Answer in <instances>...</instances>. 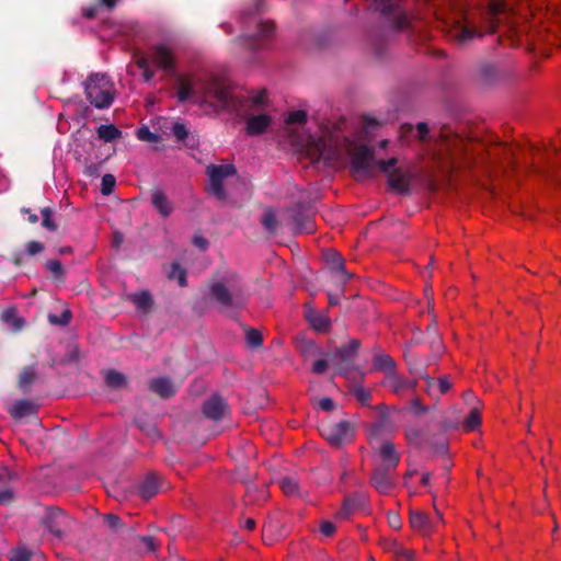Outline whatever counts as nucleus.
Returning a JSON list of instances; mask_svg holds the SVG:
<instances>
[{
    "label": "nucleus",
    "mask_w": 561,
    "mask_h": 561,
    "mask_svg": "<svg viewBox=\"0 0 561 561\" xmlns=\"http://www.w3.org/2000/svg\"><path fill=\"white\" fill-rule=\"evenodd\" d=\"M176 82V98L180 103L196 98L201 107L218 113L221 110L240 111L245 102L243 99L232 98L230 82L218 76L199 79L196 83L190 78L178 76Z\"/></svg>",
    "instance_id": "obj_1"
},
{
    "label": "nucleus",
    "mask_w": 561,
    "mask_h": 561,
    "mask_svg": "<svg viewBox=\"0 0 561 561\" xmlns=\"http://www.w3.org/2000/svg\"><path fill=\"white\" fill-rule=\"evenodd\" d=\"M263 8L264 0H255L254 4L241 11V22L244 28L250 30V25L245 20L249 18L250 22L255 25V32L247 33L236 38L233 43L237 46L250 51H256L263 47V39H266L274 34V24L272 22L262 21L253 16L254 14L262 12Z\"/></svg>",
    "instance_id": "obj_2"
},
{
    "label": "nucleus",
    "mask_w": 561,
    "mask_h": 561,
    "mask_svg": "<svg viewBox=\"0 0 561 561\" xmlns=\"http://www.w3.org/2000/svg\"><path fill=\"white\" fill-rule=\"evenodd\" d=\"M84 93L96 108H107L114 100V84L105 73H91L84 82Z\"/></svg>",
    "instance_id": "obj_3"
},
{
    "label": "nucleus",
    "mask_w": 561,
    "mask_h": 561,
    "mask_svg": "<svg viewBox=\"0 0 561 561\" xmlns=\"http://www.w3.org/2000/svg\"><path fill=\"white\" fill-rule=\"evenodd\" d=\"M211 297L225 308H242L245 305V296L242 286L237 282L226 284L216 282L210 286Z\"/></svg>",
    "instance_id": "obj_4"
},
{
    "label": "nucleus",
    "mask_w": 561,
    "mask_h": 561,
    "mask_svg": "<svg viewBox=\"0 0 561 561\" xmlns=\"http://www.w3.org/2000/svg\"><path fill=\"white\" fill-rule=\"evenodd\" d=\"M359 346L360 342L358 340L351 339L346 344L336 347L328 354L337 375H346L354 369V363L357 358Z\"/></svg>",
    "instance_id": "obj_5"
},
{
    "label": "nucleus",
    "mask_w": 561,
    "mask_h": 561,
    "mask_svg": "<svg viewBox=\"0 0 561 561\" xmlns=\"http://www.w3.org/2000/svg\"><path fill=\"white\" fill-rule=\"evenodd\" d=\"M377 163L374 149L365 145L355 147L351 154V171L356 179L370 176Z\"/></svg>",
    "instance_id": "obj_6"
},
{
    "label": "nucleus",
    "mask_w": 561,
    "mask_h": 561,
    "mask_svg": "<svg viewBox=\"0 0 561 561\" xmlns=\"http://www.w3.org/2000/svg\"><path fill=\"white\" fill-rule=\"evenodd\" d=\"M43 524L55 538L61 540L71 531L73 520L59 507H49Z\"/></svg>",
    "instance_id": "obj_7"
},
{
    "label": "nucleus",
    "mask_w": 561,
    "mask_h": 561,
    "mask_svg": "<svg viewBox=\"0 0 561 561\" xmlns=\"http://www.w3.org/2000/svg\"><path fill=\"white\" fill-rule=\"evenodd\" d=\"M397 162V158H390L378 161L377 167L381 172L388 174V184L392 190L400 194H409L411 176L401 169H396Z\"/></svg>",
    "instance_id": "obj_8"
},
{
    "label": "nucleus",
    "mask_w": 561,
    "mask_h": 561,
    "mask_svg": "<svg viewBox=\"0 0 561 561\" xmlns=\"http://www.w3.org/2000/svg\"><path fill=\"white\" fill-rule=\"evenodd\" d=\"M237 172L233 164H210L206 169V174L209 180V193L218 199H225L227 193L224 187V181L234 175Z\"/></svg>",
    "instance_id": "obj_9"
},
{
    "label": "nucleus",
    "mask_w": 561,
    "mask_h": 561,
    "mask_svg": "<svg viewBox=\"0 0 561 561\" xmlns=\"http://www.w3.org/2000/svg\"><path fill=\"white\" fill-rule=\"evenodd\" d=\"M286 221L295 233H312L316 229L310 210L301 203L286 209Z\"/></svg>",
    "instance_id": "obj_10"
},
{
    "label": "nucleus",
    "mask_w": 561,
    "mask_h": 561,
    "mask_svg": "<svg viewBox=\"0 0 561 561\" xmlns=\"http://www.w3.org/2000/svg\"><path fill=\"white\" fill-rule=\"evenodd\" d=\"M320 432L322 437L335 447L352 442L355 436L352 423L345 420L333 424H325L320 428Z\"/></svg>",
    "instance_id": "obj_11"
},
{
    "label": "nucleus",
    "mask_w": 561,
    "mask_h": 561,
    "mask_svg": "<svg viewBox=\"0 0 561 561\" xmlns=\"http://www.w3.org/2000/svg\"><path fill=\"white\" fill-rule=\"evenodd\" d=\"M151 60L168 73L175 72L174 51L165 44L154 45L150 50Z\"/></svg>",
    "instance_id": "obj_12"
},
{
    "label": "nucleus",
    "mask_w": 561,
    "mask_h": 561,
    "mask_svg": "<svg viewBox=\"0 0 561 561\" xmlns=\"http://www.w3.org/2000/svg\"><path fill=\"white\" fill-rule=\"evenodd\" d=\"M393 470L377 466L371 472L369 483L380 494H389L394 488L391 477Z\"/></svg>",
    "instance_id": "obj_13"
},
{
    "label": "nucleus",
    "mask_w": 561,
    "mask_h": 561,
    "mask_svg": "<svg viewBox=\"0 0 561 561\" xmlns=\"http://www.w3.org/2000/svg\"><path fill=\"white\" fill-rule=\"evenodd\" d=\"M229 410V407L224 398L218 394H213L208 400L203 403L202 412L206 419L211 421H219L224 419Z\"/></svg>",
    "instance_id": "obj_14"
},
{
    "label": "nucleus",
    "mask_w": 561,
    "mask_h": 561,
    "mask_svg": "<svg viewBox=\"0 0 561 561\" xmlns=\"http://www.w3.org/2000/svg\"><path fill=\"white\" fill-rule=\"evenodd\" d=\"M368 504V496L364 492H355L346 496L341 511L336 514L339 518L346 519L354 512L364 510Z\"/></svg>",
    "instance_id": "obj_15"
},
{
    "label": "nucleus",
    "mask_w": 561,
    "mask_h": 561,
    "mask_svg": "<svg viewBox=\"0 0 561 561\" xmlns=\"http://www.w3.org/2000/svg\"><path fill=\"white\" fill-rule=\"evenodd\" d=\"M150 203L162 218H168L174 211L173 203L161 187H152L150 192Z\"/></svg>",
    "instance_id": "obj_16"
},
{
    "label": "nucleus",
    "mask_w": 561,
    "mask_h": 561,
    "mask_svg": "<svg viewBox=\"0 0 561 561\" xmlns=\"http://www.w3.org/2000/svg\"><path fill=\"white\" fill-rule=\"evenodd\" d=\"M379 456L382 460L380 467L396 470L398 467L401 456L397 453L396 447L392 442L383 440L378 448Z\"/></svg>",
    "instance_id": "obj_17"
},
{
    "label": "nucleus",
    "mask_w": 561,
    "mask_h": 561,
    "mask_svg": "<svg viewBox=\"0 0 561 561\" xmlns=\"http://www.w3.org/2000/svg\"><path fill=\"white\" fill-rule=\"evenodd\" d=\"M405 438L415 448H424L430 445V431L425 427L408 426L404 431Z\"/></svg>",
    "instance_id": "obj_18"
},
{
    "label": "nucleus",
    "mask_w": 561,
    "mask_h": 561,
    "mask_svg": "<svg viewBox=\"0 0 561 561\" xmlns=\"http://www.w3.org/2000/svg\"><path fill=\"white\" fill-rule=\"evenodd\" d=\"M37 411L38 405L26 399L16 400L9 409V413L14 420H21L23 417L34 415Z\"/></svg>",
    "instance_id": "obj_19"
},
{
    "label": "nucleus",
    "mask_w": 561,
    "mask_h": 561,
    "mask_svg": "<svg viewBox=\"0 0 561 561\" xmlns=\"http://www.w3.org/2000/svg\"><path fill=\"white\" fill-rule=\"evenodd\" d=\"M160 480L156 473H148L139 483L138 492L144 500H150L159 493Z\"/></svg>",
    "instance_id": "obj_20"
},
{
    "label": "nucleus",
    "mask_w": 561,
    "mask_h": 561,
    "mask_svg": "<svg viewBox=\"0 0 561 561\" xmlns=\"http://www.w3.org/2000/svg\"><path fill=\"white\" fill-rule=\"evenodd\" d=\"M494 31V22H491L485 31L477 28L476 26L463 25L456 31L455 37L459 43L465 44L476 37H481L484 33H493Z\"/></svg>",
    "instance_id": "obj_21"
},
{
    "label": "nucleus",
    "mask_w": 561,
    "mask_h": 561,
    "mask_svg": "<svg viewBox=\"0 0 561 561\" xmlns=\"http://www.w3.org/2000/svg\"><path fill=\"white\" fill-rule=\"evenodd\" d=\"M149 389L163 399H169L175 393V387L171 378H154L149 383Z\"/></svg>",
    "instance_id": "obj_22"
},
{
    "label": "nucleus",
    "mask_w": 561,
    "mask_h": 561,
    "mask_svg": "<svg viewBox=\"0 0 561 561\" xmlns=\"http://www.w3.org/2000/svg\"><path fill=\"white\" fill-rule=\"evenodd\" d=\"M272 119L266 114L250 116L247 121V134L249 136H257L263 134L271 125Z\"/></svg>",
    "instance_id": "obj_23"
},
{
    "label": "nucleus",
    "mask_w": 561,
    "mask_h": 561,
    "mask_svg": "<svg viewBox=\"0 0 561 561\" xmlns=\"http://www.w3.org/2000/svg\"><path fill=\"white\" fill-rule=\"evenodd\" d=\"M327 261L331 270L340 275L339 282L345 283L353 277V273L345 270L344 260L337 252H330L327 254Z\"/></svg>",
    "instance_id": "obj_24"
},
{
    "label": "nucleus",
    "mask_w": 561,
    "mask_h": 561,
    "mask_svg": "<svg viewBox=\"0 0 561 561\" xmlns=\"http://www.w3.org/2000/svg\"><path fill=\"white\" fill-rule=\"evenodd\" d=\"M13 479V473L8 469L0 470V504L5 505L13 501V490L10 481Z\"/></svg>",
    "instance_id": "obj_25"
},
{
    "label": "nucleus",
    "mask_w": 561,
    "mask_h": 561,
    "mask_svg": "<svg viewBox=\"0 0 561 561\" xmlns=\"http://www.w3.org/2000/svg\"><path fill=\"white\" fill-rule=\"evenodd\" d=\"M44 249H45L44 243L36 241V240H32V241L26 242V244H25V254H27L30 256H34V255H37L41 252H43ZM23 257H24V252L15 251L12 253L10 261L13 265L21 266L23 264Z\"/></svg>",
    "instance_id": "obj_26"
},
{
    "label": "nucleus",
    "mask_w": 561,
    "mask_h": 561,
    "mask_svg": "<svg viewBox=\"0 0 561 561\" xmlns=\"http://www.w3.org/2000/svg\"><path fill=\"white\" fill-rule=\"evenodd\" d=\"M296 347L305 359L323 355V351L312 340L304 336L296 339Z\"/></svg>",
    "instance_id": "obj_27"
},
{
    "label": "nucleus",
    "mask_w": 561,
    "mask_h": 561,
    "mask_svg": "<svg viewBox=\"0 0 561 561\" xmlns=\"http://www.w3.org/2000/svg\"><path fill=\"white\" fill-rule=\"evenodd\" d=\"M171 130L175 139L186 147L194 148L197 145V138L190 133L185 124L176 122Z\"/></svg>",
    "instance_id": "obj_28"
},
{
    "label": "nucleus",
    "mask_w": 561,
    "mask_h": 561,
    "mask_svg": "<svg viewBox=\"0 0 561 561\" xmlns=\"http://www.w3.org/2000/svg\"><path fill=\"white\" fill-rule=\"evenodd\" d=\"M549 167L547 169L537 167L535 164L531 165L533 171L546 180L553 181L557 184H561V161L560 163H554L553 161L548 160Z\"/></svg>",
    "instance_id": "obj_29"
},
{
    "label": "nucleus",
    "mask_w": 561,
    "mask_h": 561,
    "mask_svg": "<svg viewBox=\"0 0 561 561\" xmlns=\"http://www.w3.org/2000/svg\"><path fill=\"white\" fill-rule=\"evenodd\" d=\"M230 94L232 98H238V99H243L245 102L244 104L242 105L241 110L240 111H237V110H227L228 112H232V113H236L238 116H243L247 112H248V108L251 106V105H254V106H260L264 103L265 101V91H261L260 93H257L255 96L253 98H248V96H244V95H237V94H233L232 93V85L230 84Z\"/></svg>",
    "instance_id": "obj_30"
},
{
    "label": "nucleus",
    "mask_w": 561,
    "mask_h": 561,
    "mask_svg": "<svg viewBox=\"0 0 561 561\" xmlns=\"http://www.w3.org/2000/svg\"><path fill=\"white\" fill-rule=\"evenodd\" d=\"M373 365L375 369L383 371L388 377L394 374L397 368L393 358L385 353L376 354L374 356Z\"/></svg>",
    "instance_id": "obj_31"
},
{
    "label": "nucleus",
    "mask_w": 561,
    "mask_h": 561,
    "mask_svg": "<svg viewBox=\"0 0 561 561\" xmlns=\"http://www.w3.org/2000/svg\"><path fill=\"white\" fill-rule=\"evenodd\" d=\"M403 356L405 363L408 364L409 373L413 376H423L427 364L419 356L409 352L407 348L404 350Z\"/></svg>",
    "instance_id": "obj_32"
},
{
    "label": "nucleus",
    "mask_w": 561,
    "mask_h": 561,
    "mask_svg": "<svg viewBox=\"0 0 561 561\" xmlns=\"http://www.w3.org/2000/svg\"><path fill=\"white\" fill-rule=\"evenodd\" d=\"M306 319L310 325L318 332H328L331 328V321L328 316L314 311H310L306 314Z\"/></svg>",
    "instance_id": "obj_33"
},
{
    "label": "nucleus",
    "mask_w": 561,
    "mask_h": 561,
    "mask_svg": "<svg viewBox=\"0 0 561 561\" xmlns=\"http://www.w3.org/2000/svg\"><path fill=\"white\" fill-rule=\"evenodd\" d=\"M37 378V373L34 368V366H25L21 370L19 377H18V387L20 390L24 393H27L31 386L34 383V381Z\"/></svg>",
    "instance_id": "obj_34"
},
{
    "label": "nucleus",
    "mask_w": 561,
    "mask_h": 561,
    "mask_svg": "<svg viewBox=\"0 0 561 561\" xmlns=\"http://www.w3.org/2000/svg\"><path fill=\"white\" fill-rule=\"evenodd\" d=\"M388 378L392 391L399 396L407 390H413L417 385L416 380H407L404 378L399 377L396 373L389 376Z\"/></svg>",
    "instance_id": "obj_35"
},
{
    "label": "nucleus",
    "mask_w": 561,
    "mask_h": 561,
    "mask_svg": "<svg viewBox=\"0 0 561 561\" xmlns=\"http://www.w3.org/2000/svg\"><path fill=\"white\" fill-rule=\"evenodd\" d=\"M426 336L427 341L430 343L431 348L435 353H439L443 350V343L440 335L436 328V320L435 317L432 320V323L426 328Z\"/></svg>",
    "instance_id": "obj_36"
},
{
    "label": "nucleus",
    "mask_w": 561,
    "mask_h": 561,
    "mask_svg": "<svg viewBox=\"0 0 561 561\" xmlns=\"http://www.w3.org/2000/svg\"><path fill=\"white\" fill-rule=\"evenodd\" d=\"M410 524L413 529L421 530V531H431V520L422 512H411L410 513Z\"/></svg>",
    "instance_id": "obj_37"
},
{
    "label": "nucleus",
    "mask_w": 561,
    "mask_h": 561,
    "mask_svg": "<svg viewBox=\"0 0 561 561\" xmlns=\"http://www.w3.org/2000/svg\"><path fill=\"white\" fill-rule=\"evenodd\" d=\"M278 485L287 496L300 495V486L298 481L294 477H283L278 480Z\"/></svg>",
    "instance_id": "obj_38"
},
{
    "label": "nucleus",
    "mask_w": 561,
    "mask_h": 561,
    "mask_svg": "<svg viewBox=\"0 0 561 561\" xmlns=\"http://www.w3.org/2000/svg\"><path fill=\"white\" fill-rule=\"evenodd\" d=\"M99 138L105 142H111L122 136V131L113 124L101 125L98 128Z\"/></svg>",
    "instance_id": "obj_39"
},
{
    "label": "nucleus",
    "mask_w": 561,
    "mask_h": 561,
    "mask_svg": "<svg viewBox=\"0 0 561 561\" xmlns=\"http://www.w3.org/2000/svg\"><path fill=\"white\" fill-rule=\"evenodd\" d=\"M133 302L138 310L148 312L153 306V299L148 291L133 295Z\"/></svg>",
    "instance_id": "obj_40"
},
{
    "label": "nucleus",
    "mask_w": 561,
    "mask_h": 561,
    "mask_svg": "<svg viewBox=\"0 0 561 561\" xmlns=\"http://www.w3.org/2000/svg\"><path fill=\"white\" fill-rule=\"evenodd\" d=\"M267 500V492L262 489L259 490L253 484L248 485L245 493V504H259Z\"/></svg>",
    "instance_id": "obj_41"
},
{
    "label": "nucleus",
    "mask_w": 561,
    "mask_h": 561,
    "mask_svg": "<svg viewBox=\"0 0 561 561\" xmlns=\"http://www.w3.org/2000/svg\"><path fill=\"white\" fill-rule=\"evenodd\" d=\"M105 382L113 389H119L126 385V377L115 369H110L105 373Z\"/></svg>",
    "instance_id": "obj_42"
},
{
    "label": "nucleus",
    "mask_w": 561,
    "mask_h": 561,
    "mask_svg": "<svg viewBox=\"0 0 561 561\" xmlns=\"http://www.w3.org/2000/svg\"><path fill=\"white\" fill-rule=\"evenodd\" d=\"M480 78L484 83H492L497 78V69L494 64L483 62L479 68Z\"/></svg>",
    "instance_id": "obj_43"
},
{
    "label": "nucleus",
    "mask_w": 561,
    "mask_h": 561,
    "mask_svg": "<svg viewBox=\"0 0 561 561\" xmlns=\"http://www.w3.org/2000/svg\"><path fill=\"white\" fill-rule=\"evenodd\" d=\"M263 227L270 233H275L278 228V220L273 209H266L261 220Z\"/></svg>",
    "instance_id": "obj_44"
},
{
    "label": "nucleus",
    "mask_w": 561,
    "mask_h": 561,
    "mask_svg": "<svg viewBox=\"0 0 561 561\" xmlns=\"http://www.w3.org/2000/svg\"><path fill=\"white\" fill-rule=\"evenodd\" d=\"M42 226L48 231L55 232L58 229L56 221L54 220V213L50 207H44L41 209Z\"/></svg>",
    "instance_id": "obj_45"
},
{
    "label": "nucleus",
    "mask_w": 561,
    "mask_h": 561,
    "mask_svg": "<svg viewBox=\"0 0 561 561\" xmlns=\"http://www.w3.org/2000/svg\"><path fill=\"white\" fill-rule=\"evenodd\" d=\"M245 341L249 347L257 348L263 344L262 333L253 328H248L245 330Z\"/></svg>",
    "instance_id": "obj_46"
},
{
    "label": "nucleus",
    "mask_w": 561,
    "mask_h": 561,
    "mask_svg": "<svg viewBox=\"0 0 561 561\" xmlns=\"http://www.w3.org/2000/svg\"><path fill=\"white\" fill-rule=\"evenodd\" d=\"M170 279H176L181 287L186 286V271L179 263H172L169 272Z\"/></svg>",
    "instance_id": "obj_47"
},
{
    "label": "nucleus",
    "mask_w": 561,
    "mask_h": 561,
    "mask_svg": "<svg viewBox=\"0 0 561 561\" xmlns=\"http://www.w3.org/2000/svg\"><path fill=\"white\" fill-rule=\"evenodd\" d=\"M72 313L69 309H65L59 316L49 313L47 319L50 324L66 327L69 324Z\"/></svg>",
    "instance_id": "obj_48"
},
{
    "label": "nucleus",
    "mask_w": 561,
    "mask_h": 561,
    "mask_svg": "<svg viewBox=\"0 0 561 561\" xmlns=\"http://www.w3.org/2000/svg\"><path fill=\"white\" fill-rule=\"evenodd\" d=\"M102 518L104 524L115 533L122 531L123 528L125 527V524L123 523L121 517L115 514H104Z\"/></svg>",
    "instance_id": "obj_49"
},
{
    "label": "nucleus",
    "mask_w": 561,
    "mask_h": 561,
    "mask_svg": "<svg viewBox=\"0 0 561 561\" xmlns=\"http://www.w3.org/2000/svg\"><path fill=\"white\" fill-rule=\"evenodd\" d=\"M481 422L480 411L472 408L463 421L467 431H474Z\"/></svg>",
    "instance_id": "obj_50"
},
{
    "label": "nucleus",
    "mask_w": 561,
    "mask_h": 561,
    "mask_svg": "<svg viewBox=\"0 0 561 561\" xmlns=\"http://www.w3.org/2000/svg\"><path fill=\"white\" fill-rule=\"evenodd\" d=\"M46 270L53 274L54 279L60 280L65 276L64 267L58 260H49L45 263Z\"/></svg>",
    "instance_id": "obj_51"
},
{
    "label": "nucleus",
    "mask_w": 561,
    "mask_h": 561,
    "mask_svg": "<svg viewBox=\"0 0 561 561\" xmlns=\"http://www.w3.org/2000/svg\"><path fill=\"white\" fill-rule=\"evenodd\" d=\"M352 393L354 394L356 400L359 401L363 405H370L371 392L369 389L363 388L362 386H354Z\"/></svg>",
    "instance_id": "obj_52"
},
{
    "label": "nucleus",
    "mask_w": 561,
    "mask_h": 561,
    "mask_svg": "<svg viewBox=\"0 0 561 561\" xmlns=\"http://www.w3.org/2000/svg\"><path fill=\"white\" fill-rule=\"evenodd\" d=\"M2 320L11 323L15 331H20L24 325V320L20 317H16L12 310H5L2 313Z\"/></svg>",
    "instance_id": "obj_53"
},
{
    "label": "nucleus",
    "mask_w": 561,
    "mask_h": 561,
    "mask_svg": "<svg viewBox=\"0 0 561 561\" xmlns=\"http://www.w3.org/2000/svg\"><path fill=\"white\" fill-rule=\"evenodd\" d=\"M115 183H116V180H115L114 175H112V174L103 175L102 181H101V193L103 195H110L114 191Z\"/></svg>",
    "instance_id": "obj_54"
},
{
    "label": "nucleus",
    "mask_w": 561,
    "mask_h": 561,
    "mask_svg": "<svg viewBox=\"0 0 561 561\" xmlns=\"http://www.w3.org/2000/svg\"><path fill=\"white\" fill-rule=\"evenodd\" d=\"M437 424L443 431L456 430L458 428V421L450 419L446 414H440L437 419Z\"/></svg>",
    "instance_id": "obj_55"
},
{
    "label": "nucleus",
    "mask_w": 561,
    "mask_h": 561,
    "mask_svg": "<svg viewBox=\"0 0 561 561\" xmlns=\"http://www.w3.org/2000/svg\"><path fill=\"white\" fill-rule=\"evenodd\" d=\"M415 129H416L415 137L421 142H426V141H428L432 138V136L430 134V127H428L427 123H425V122L419 123L416 125Z\"/></svg>",
    "instance_id": "obj_56"
},
{
    "label": "nucleus",
    "mask_w": 561,
    "mask_h": 561,
    "mask_svg": "<svg viewBox=\"0 0 561 561\" xmlns=\"http://www.w3.org/2000/svg\"><path fill=\"white\" fill-rule=\"evenodd\" d=\"M286 124H305L307 122V113L302 110L293 111L286 118Z\"/></svg>",
    "instance_id": "obj_57"
},
{
    "label": "nucleus",
    "mask_w": 561,
    "mask_h": 561,
    "mask_svg": "<svg viewBox=\"0 0 561 561\" xmlns=\"http://www.w3.org/2000/svg\"><path fill=\"white\" fill-rule=\"evenodd\" d=\"M236 480L244 483L247 486L252 484L254 480V476L247 472V468L244 466H239L236 469Z\"/></svg>",
    "instance_id": "obj_58"
},
{
    "label": "nucleus",
    "mask_w": 561,
    "mask_h": 561,
    "mask_svg": "<svg viewBox=\"0 0 561 561\" xmlns=\"http://www.w3.org/2000/svg\"><path fill=\"white\" fill-rule=\"evenodd\" d=\"M32 552L23 547V548H16L11 552V561H30L31 560Z\"/></svg>",
    "instance_id": "obj_59"
},
{
    "label": "nucleus",
    "mask_w": 561,
    "mask_h": 561,
    "mask_svg": "<svg viewBox=\"0 0 561 561\" xmlns=\"http://www.w3.org/2000/svg\"><path fill=\"white\" fill-rule=\"evenodd\" d=\"M329 364H331L329 357L328 358H320V359H317L313 364H312V368H311V371L316 375H322L324 374L328 368H329Z\"/></svg>",
    "instance_id": "obj_60"
},
{
    "label": "nucleus",
    "mask_w": 561,
    "mask_h": 561,
    "mask_svg": "<svg viewBox=\"0 0 561 561\" xmlns=\"http://www.w3.org/2000/svg\"><path fill=\"white\" fill-rule=\"evenodd\" d=\"M137 137L140 140L156 142L158 140V135L150 131L147 126H142L137 130Z\"/></svg>",
    "instance_id": "obj_61"
},
{
    "label": "nucleus",
    "mask_w": 561,
    "mask_h": 561,
    "mask_svg": "<svg viewBox=\"0 0 561 561\" xmlns=\"http://www.w3.org/2000/svg\"><path fill=\"white\" fill-rule=\"evenodd\" d=\"M427 447H431L435 453L445 454V453H447L448 444L443 438L434 440V438L431 437L430 445H427Z\"/></svg>",
    "instance_id": "obj_62"
},
{
    "label": "nucleus",
    "mask_w": 561,
    "mask_h": 561,
    "mask_svg": "<svg viewBox=\"0 0 561 561\" xmlns=\"http://www.w3.org/2000/svg\"><path fill=\"white\" fill-rule=\"evenodd\" d=\"M439 138L442 142L445 144L448 148L456 146L458 141H461V138L458 135H455L453 138H450L448 131L444 128H442L439 133Z\"/></svg>",
    "instance_id": "obj_63"
},
{
    "label": "nucleus",
    "mask_w": 561,
    "mask_h": 561,
    "mask_svg": "<svg viewBox=\"0 0 561 561\" xmlns=\"http://www.w3.org/2000/svg\"><path fill=\"white\" fill-rule=\"evenodd\" d=\"M414 133V126L412 124L405 123L400 126L399 136L401 141L407 142L410 136Z\"/></svg>",
    "instance_id": "obj_64"
}]
</instances>
